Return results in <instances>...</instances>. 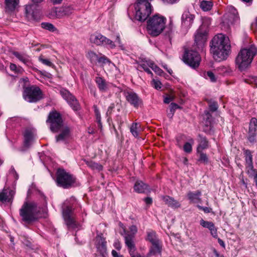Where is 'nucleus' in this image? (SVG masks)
I'll use <instances>...</instances> for the list:
<instances>
[{"label":"nucleus","instance_id":"1","mask_svg":"<svg viewBox=\"0 0 257 257\" xmlns=\"http://www.w3.org/2000/svg\"><path fill=\"white\" fill-rule=\"evenodd\" d=\"M210 52L217 61L226 60L230 52L229 40L225 35H215L210 43Z\"/></svg>","mask_w":257,"mask_h":257},{"label":"nucleus","instance_id":"2","mask_svg":"<svg viewBox=\"0 0 257 257\" xmlns=\"http://www.w3.org/2000/svg\"><path fill=\"white\" fill-rule=\"evenodd\" d=\"M256 53L257 49L254 45L240 50L235 59L236 64L239 69L243 71L246 69L250 65Z\"/></svg>","mask_w":257,"mask_h":257},{"label":"nucleus","instance_id":"3","mask_svg":"<svg viewBox=\"0 0 257 257\" xmlns=\"http://www.w3.org/2000/svg\"><path fill=\"white\" fill-rule=\"evenodd\" d=\"M166 22V18L159 14L150 17L147 21L148 33L153 37L159 36L164 30Z\"/></svg>","mask_w":257,"mask_h":257},{"label":"nucleus","instance_id":"4","mask_svg":"<svg viewBox=\"0 0 257 257\" xmlns=\"http://www.w3.org/2000/svg\"><path fill=\"white\" fill-rule=\"evenodd\" d=\"M37 206L34 202H25L20 209L22 221L26 224H30L38 219Z\"/></svg>","mask_w":257,"mask_h":257},{"label":"nucleus","instance_id":"5","mask_svg":"<svg viewBox=\"0 0 257 257\" xmlns=\"http://www.w3.org/2000/svg\"><path fill=\"white\" fill-rule=\"evenodd\" d=\"M152 0H138L135 5V19L141 22H144L152 13L150 2Z\"/></svg>","mask_w":257,"mask_h":257},{"label":"nucleus","instance_id":"6","mask_svg":"<svg viewBox=\"0 0 257 257\" xmlns=\"http://www.w3.org/2000/svg\"><path fill=\"white\" fill-rule=\"evenodd\" d=\"M76 178L63 169H58L56 173L57 185L64 189H68L74 185Z\"/></svg>","mask_w":257,"mask_h":257},{"label":"nucleus","instance_id":"7","mask_svg":"<svg viewBox=\"0 0 257 257\" xmlns=\"http://www.w3.org/2000/svg\"><path fill=\"white\" fill-rule=\"evenodd\" d=\"M62 214L63 218L68 228H76L78 224L73 216L74 208L69 201L66 200L62 205Z\"/></svg>","mask_w":257,"mask_h":257},{"label":"nucleus","instance_id":"8","mask_svg":"<svg viewBox=\"0 0 257 257\" xmlns=\"http://www.w3.org/2000/svg\"><path fill=\"white\" fill-rule=\"evenodd\" d=\"M208 32V26L205 24H202L197 30L194 35V46L198 50H202L206 44Z\"/></svg>","mask_w":257,"mask_h":257},{"label":"nucleus","instance_id":"9","mask_svg":"<svg viewBox=\"0 0 257 257\" xmlns=\"http://www.w3.org/2000/svg\"><path fill=\"white\" fill-rule=\"evenodd\" d=\"M46 122L50 124V129L54 133L58 132L64 126L61 115L56 111L49 113Z\"/></svg>","mask_w":257,"mask_h":257},{"label":"nucleus","instance_id":"10","mask_svg":"<svg viewBox=\"0 0 257 257\" xmlns=\"http://www.w3.org/2000/svg\"><path fill=\"white\" fill-rule=\"evenodd\" d=\"M24 97L29 102H36L42 98V92L39 87H27L24 90Z\"/></svg>","mask_w":257,"mask_h":257},{"label":"nucleus","instance_id":"11","mask_svg":"<svg viewBox=\"0 0 257 257\" xmlns=\"http://www.w3.org/2000/svg\"><path fill=\"white\" fill-rule=\"evenodd\" d=\"M197 50L196 48L195 50H186L183 57L184 62L193 68H197L201 61V57Z\"/></svg>","mask_w":257,"mask_h":257},{"label":"nucleus","instance_id":"12","mask_svg":"<svg viewBox=\"0 0 257 257\" xmlns=\"http://www.w3.org/2000/svg\"><path fill=\"white\" fill-rule=\"evenodd\" d=\"M90 41L91 43L98 46H108L111 49L115 47L114 43L112 41L99 33L91 35L90 37Z\"/></svg>","mask_w":257,"mask_h":257},{"label":"nucleus","instance_id":"13","mask_svg":"<svg viewBox=\"0 0 257 257\" xmlns=\"http://www.w3.org/2000/svg\"><path fill=\"white\" fill-rule=\"evenodd\" d=\"M60 94L73 110H77L79 108L80 106L77 99L67 90L64 89H61L60 90Z\"/></svg>","mask_w":257,"mask_h":257},{"label":"nucleus","instance_id":"14","mask_svg":"<svg viewBox=\"0 0 257 257\" xmlns=\"http://www.w3.org/2000/svg\"><path fill=\"white\" fill-rule=\"evenodd\" d=\"M95 246L102 256H104L107 253L106 242L104 238L101 235H97L96 238Z\"/></svg>","mask_w":257,"mask_h":257},{"label":"nucleus","instance_id":"15","mask_svg":"<svg viewBox=\"0 0 257 257\" xmlns=\"http://www.w3.org/2000/svg\"><path fill=\"white\" fill-rule=\"evenodd\" d=\"M125 96L127 101L136 108H138L142 103L141 99L134 92H127Z\"/></svg>","mask_w":257,"mask_h":257},{"label":"nucleus","instance_id":"16","mask_svg":"<svg viewBox=\"0 0 257 257\" xmlns=\"http://www.w3.org/2000/svg\"><path fill=\"white\" fill-rule=\"evenodd\" d=\"M195 16L191 14L189 11H185L182 16V25L186 29H189L194 21Z\"/></svg>","mask_w":257,"mask_h":257},{"label":"nucleus","instance_id":"17","mask_svg":"<svg viewBox=\"0 0 257 257\" xmlns=\"http://www.w3.org/2000/svg\"><path fill=\"white\" fill-rule=\"evenodd\" d=\"M24 147L29 148L32 144L34 139V133L32 130L27 128L24 133Z\"/></svg>","mask_w":257,"mask_h":257},{"label":"nucleus","instance_id":"18","mask_svg":"<svg viewBox=\"0 0 257 257\" xmlns=\"http://www.w3.org/2000/svg\"><path fill=\"white\" fill-rule=\"evenodd\" d=\"M59 131H61V133L56 137V141L57 142L65 141L69 138L70 134V130L68 126H62Z\"/></svg>","mask_w":257,"mask_h":257},{"label":"nucleus","instance_id":"19","mask_svg":"<svg viewBox=\"0 0 257 257\" xmlns=\"http://www.w3.org/2000/svg\"><path fill=\"white\" fill-rule=\"evenodd\" d=\"M14 192L9 189H3L0 192V202L6 203L11 202L13 199Z\"/></svg>","mask_w":257,"mask_h":257},{"label":"nucleus","instance_id":"20","mask_svg":"<svg viewBox=\"0 0 257 257\" xmlns=\"http://www.w3.org/2000/svg\"><path fill=\"white\" fill-rule=\"evenodd\" d=\"M134 190L139 193H144L150 192V188L147 184L142 181H137L134 185Z\"/></svg>","mask_w":257,"mask_h":257},{"label":"nucleus","instance_id":"21","mask_svg":"<svg viewBox=\"0 0 257 257\" xmlns=\"http://www.w3.org/2000/svg\"><path fill=\"white\" fill-rule=\"evenodd\" d=\"M198 137L199 138V145L197 148V152H200L202 151L203 150L207 149L208 147V142L205 137L202 136L200 134L198 135Z\"/></svg>","mask_w":257,"mask_h":257},{"label":"nucleus","instance_id":"22","mask_svg":"<svg viewBox=\"0 0 257 257\" xmlns=\"http://www.w3.org/2000/svg\"><path fill=\"white\" fill-rule=\"evenodd\" d=\"M152 244V246L150 248V251L147 255V257H149L152 255H155L157 254H160L161 252L162 246L159 243V241Z\"/></svg>","mask_w":257,"mask_h":257},{"label":"nucleus","instance_id":"23","mask_svg":"<svg viewBox=\"0 0 257 257\" xmlns=\"http://www.w3.org/2000/svg\"><path fill=\"white\" fill-rule=\"evenodd\" d=\"M95 81L100 91L105 92L108 89V83L106 82L105 80L102 77H96Z\"/></svg>","mask_w":257,"mask_h":257},{"label":"nucleus","instance_id":"24","mask_svg":"<svg viewBox=\"0 0 257 257\" xmlns=\"http://www.w3.org/2000/svg\"><path fill=\"white\" fill-rule=\"evenodd\" d=\"M19 0H5V9L7 12H13L18 5Z\"/></svg>","mask_w":257,"mask_h":257},{"label":"nucleus","instance_id":"25","mask_svg":"<svg viewBox=\"0 0 257 257\" xmlns=\"http://www.w3.org/2000/svg\"><path fill=\"white\" fill-rule=\"evenodd\" d=\"M162 199L165 204L170 207L178 208L180 206V204L178 201L169 196H163Z\"/></svg>","mask_w":257,"mask_h":257},{"label":"nucleus","instance_id":"26","mask_svg":"<svg viewBox=\"0 0 257 257\" xmlns=\"http://www.w3.org/2000/svg\"><path fill=\"white\" fill-rule=\"evenodd\" d=\"M134 237L133 234H126L125 236V243L130 249V253H133L135 251V244L133 241Z\"/></svg>","mask_w":257,"mask_h":257},{"label":"nucleus","instance_id":"27","mask_svg":"<svg viewBox=\"0 0 257 257\" xmlns=\"http://www.w3.org/2000/svg\"><path fill=\"white\" fill-rule=\"evenodd\" d=\"M201 194V192L199 191H197L195 192H190L188 193V197L193 203H197L201 201L200 198Z\"/></svg>","mask_w":257,"mask_h":257},{"label":"nucleus","instance_id":"28","mask_svg":"<svg viewBox=\"0 0 257 257\" xmlns=\"http://www.w3.org/2000/svg\"><path fill=\"white\" fill-rule=\"evenodd\" d=\"M232 13L227 14V17L228 23L233 24L237 22L239 20V17L237 14L236 10L233 8L232 9Z\"/></svg>","mask_w":257,"mask_h":257},{"label":"nucleus","instance_id":"29","mask_svg":"<svg viewBox=\"0 0 257 257\" xmlns=\"http://www.w3.org/2000/svg\"><path fill=\"white\" fill-rule=\"evenodd\" d=\"M13 54L24 64H27L29 62V57L25 54H21L18 52L14 51L13 52Z\"/></svg>","mask_w":257,"mask_h":257},{"label":"nucleus","instance_id":"30","mask_svg":"<svg viewBox=\"0 0 257 257\" xmlns=\"http://www.w3.org/2000/svg\"><path fill=\"white\" fill-rule=\"evenodd\" d=\"M246 171L249 177L254 178L257 176V171L253 169V164L246 165Z\"/></svg>","mask_w":257,"mask_h":257},{"label":"nucleus","instance_id":"31","mask_svg":"<svg viewBox=\"0 0 257 257\" xmlns=\"http://www.w3.org/2000/svg\"><path fill=\"white\" fill-rule=\"evenodd\" d=\"M213 4L211 1H202L200 3V7L204 11H208L211 10Z\"/></svg>","mask_w":257,"mask_h":257},{"label":"nucleus","instance_id":"32","mask_svg":"<svg viewBox=\"0 0 257 257\" xmlns=\"http://www.w3.org/2000/svg\"><path fill=\"white\" fill-rule=\"evenodd\" d=\"M86 164L92 170L100 171L102 169V166L93 161H86Z\"/></svg>","mask_w":257,"mask_h":257},{"label":"nucleus","instance_id":"33","mask_svg":"<svg viewBox=\"0 0 257 257\" xmlns=\"http://www.w3.org/2000/svg\"><path fill=\"white\" fill-rule=\"evenodd\" d=\"M248 131L257 132V119L252 117L249 123Z\"/></svg>","mask_w":257,"mask_h":257},{"label":"nucleus","instance_id":"34","mask_svg":"<svg viewBox=\"0 0 257 257\" xmlns=\"http://www.w3.org/2000/svg\"><path fill=\"white\" fill-rule=\"evenodd\" d=\"M93 108H94V112H95V114L96 120L98 123V126L99 128L100 129V130H101L102 125V123L101 122L100 113L99 110L96 105H94Z\"/></svg>","mask_w":257,"mask_h":257},{"label":"nucleus","instance_id":"35","mask_svg":"<svg viewBox=\"0 0 257 257\" xmlns=\"http://www.w3.org/2000/svg\"><path fill=\"white\" fill-rule=\"evenodd\" d=\"M147 239L151 243H155L159 241L157 238L156 232L153 231L148 232Z\"/></svg>","mask_w":257,"mask_h":257},{"label":"nucleus","instance_id":"36","mask_svg":"<svg viewBox=\"0 0 257 257\" xmlns=\"http://www.w3.org/2000/svg\"><path fill=\"white\" fill-rule=\"evenodd\" d=\"M244 154L246 165L253 164L251 152L249 150H246L244 151Z\"/></svg>","mask_w":257,"mask_h":257},{"label":"nucleus","instance_id":"37","mask_svg":"<svg viewBox=\"0 0 257 257\" xmlns=\"http://www.w3.org/2000/svg\"><path fill=\"white\" fill-rule=\"evenodd\" d=\"M26 15L28 19H35L34 13L32 12V6H26L25 8Z\"/></svg>","mask_w":257,"mask_h":257},{"label":"nucleus","instance_id":"38","mask_svg":"<svg viewBox=\"0 0 257 257\" xmlns=\"http://www.w3.org/2000/svg\"><path fill=\"white\" fill-rule=\"evenodd\" d=\"M206 100L209 103V107L210 111L214 112L217 110L218 106L216 102L212 101L209 99H206Z\"/></svg>","mask_w":257,"mask_h":257},{"label":"nucleus","instance_id":"39","mask_svg":"<svg viewBox=\"0 0 257 257\" xmlns=\"http://www.w3.org/2000/svg\"><path fill=\"white\" fill-rule=\"evenodd\" d=\"M204 119L205 120V125L208 126L210 125L212 120V115L207 110L204 111Z\"/></svg>","mask_w":257,"mask_h":257},{"label":"nucleus","instance_id":"40","mask_svg":"<svg viewBox=\"0 0 257 257\" xmlns=\"http://www.w3.org/2000/svg\"><path fill=\"white\" fill-rule=\"evenodd\" d=\"M41 26L43 29L51 32H54L56 30V28L53 24L49 23H42L41 24Z\"/></svg>","mask_w":257,"mask_h":257},{"label":"nucleus","instance_id":"41","mask_svg":"<svg viewBox=\"0 0 257 257\" xmlns=\"http://www.w3.org/2000/svg\"><path fill=\"white\" fill-rule=\"evenodd\" d=\"M200 225L203 227L207 228L209 230L214 225V224L211 221H205L203 219H201L200 221Z\"/></svg>","mask_w":257,"mask_h":257},{"label":"nucleus","instance_id":"42","mask_svg":"<svg viewBox=\"0 0 257 257\" xmlns=\"http://www.w3.org/2000/svg\"><path fill=\"white\" fill-rule=\"evenodd\" d=\"M197 153L199 154V158L198 159V161L204 164H207L208 162V158L207 156V155L203 153L202 151Z\"/></svg>","mask_w":257,"mask_h":257},{"label":"nucleus","instance_id":"43","mask_svg":"<svg viewBox=\"0 0 257 257\" xmlns=\"http://www.w3.org/2000/svg\"><path fill=\"white\" fill-rule=\"evenodd\" d=\"M10 69L15 74H19L22 73L23 70L22 68L17 67V65L14 63L10 64Z\"/></svg>","mask_w":257,"mask_h":257},{"label":"nucleus","instance_id":"44","mask_svg":"<svg viewBox=\"0 0 257 257\" xmlns=\"http://www.w3.org/2000/svg\"><path fill=\"white\" fill-rule=\"evenodd\" d=\"M245 82L247 83L254 85V86H255V87H257V77L256 76L250 77L248 79H246L245 80Z\"/></svg>","mask_w":257,"mask_h":257},{"label":"nucleus","instance_id":"45","mask_svg":"<svg viewBox=\"0 0 257 257\" xmlns=\"http://www.w3.org/2000/svg\"><path fill=\"white\" fill-rule=\"evenodd\" d=\"M137 123H133L130 128V131L135 137L138 136V132L137 131Z\"/></svg>","mask_w":257,"mask_h":257},{"label":"nucleus","instance_id":"46","mask_svg":"<svg viewBox=\"0 0 257 257\" xmlns=\"http://www.w3.org/2000/svg\"><path fill=\"white\" fill-rule=\"evenodd\" d=\"M183 150L186 153H190L192 150V145L190 143H186L184 145Z\"/></svg>","mask_w":257,"mask_h":257},{"label":"nucleus","instance_id":"47","mask_svg":"<svg viewBox=\"0 0 257 257\" xmlns=\"http://www.w3.org/2000/svg\"><path fill=\"white\" fill-rule=\"evenodd\" d=\"M88 57L90 59L91 61H94L95 60H97L98 55L92 51H90L88 52L87 54Z\"/></svg>","mask_w":257,"mask_h":257},{"label":"nucleus","instance_id":"48","mask_svg":"<svg viewBox=\"0 0 257 257\" xmlns=\"http://www.w3.org/2000/svg\"><path fill=\"white\" fill-rule=\"evenodd\" d=\"M211 234L212 235V236L214 238H217L218 237V234H217V230L216 227L215 226V225H213L210 229Z\"/></svg>","mask_w":257,"mask_h":257},{"label":"nucleus","instance_id":"49","mask_svg":"<svg viewBox=\"0 0 257 257\" xmlns=\"http://www.w3.org/2000/svg\"><path fill=\"white\" fill-rule=\"evenodd\" d=\"M206 76H207L212 82H215L216 80L214 73L211 71H207Z\"/></svg>","mask_w":257,"mask_h":257},{"label":"nucleus","instance_id":"50","mask_svg":"<svg viewBox=\"0 0 257 257\" xmlns=\"http://www.w3.org/2000/svg\"><path fill=\"white\" fill-rule=\"evenodd\" d=\"M39 60L40 61L43 63V64L48 66H52L53 65V64L51 62H50L48 59H46L42 58L41 57H39Z\"/></svg>","mask_w":257,"mask_h":257},{"label":"nucleus","instance_id":"51","mask_svg":"<svg viewBox=\"0 0 257 257\" xmlns=\"http://www.w3.org/2000/svg\"><path fill=\"white\" fill-rule=\"evenodd\" d=\"M152 70H154L155 73H156L157 74L159 75H162V74L163 73V71L159 67H158L156 65L154 66V67H153Z\"/></svg>","mask_w":257,"mask_h":257},{"label":"nucleus","instance_id":"52","mask_svg":"<svg viewBox=\"0 0 257 257\" xmlns=\"http://www.w3.org/2000/svg\"><path fill=\"white\" fill-rule=\"evenodd\" d=\"M170 111L172 112V115H173L174 111L176 109L179 108V106L178 104L175 103H171L170 106Z\"/></svg>","mask_w":257,"mask_h":257},{"label":"nucleus","instance_id":"53","mask_svg":"<svg viewBox=\"0 0 257 257\" xmlns=\"http://www.w3.org/2000/svg\"><path fill=\"white\" fill-rule=\"evenodd\" d=\"M140 67L142 68L146 72H147L148 74L152 75L153 73L152 71L150 70V69L147 67V65L145 64H142L140 65Z\"/></svg>","mask_w":257,"mask_h":257},{"label":"nucleus","instance_id":"54","mask_svg":"<svg viewBox=\"0 0 257 257\" xmlns=\"http://www.w3.org/2000/svg\"><path fill=\"white\" fill-rule=\"evenodd\" d=\"M164 4L173 5L178 3L180 0H161Z\"/></svg>","mask_w":257,"mask_h":257},{"label":"nucleus","instance_id":"55","mask_svg":"<svg viewBox=\"0 0 257 257\" xmlns=\"http://www.w3.org/2000/svg\"><path fill=\"white\" fill-rule=\"evenodd\" d=\"M247 140L251 144H254L257 141V135L252 136V137H247Z\"/></svg>","mask_w":257,"mask_h":257},{"label":"nucleus","instance_id":"56","mask_svg":"<svg viewBox=\"0 0 257 257\" xmlns=\"http://www.w3.org/2000/svg\"><path fill=\"white\" fill-rule=\"evenodd\" d=\"M154 87L157 89H159L161 88V83L159 81H157L155 80H153Z\"/></svg>","mask_w":257,"mask_h":257},{"label":"nucleus","instance_id":"57","mask_svg":"<svg viewBox=\"0 0 257 257\" xmlns=\"http://www.w3.org/2000/svg\"><path fill=\"white\" fill-rule=\"evenodd\" d=\"M97 60L99 63H101L103 64H105L108 61V59L104 56L100 57H98V59Z\"/></svg>","mask_w":257,"mask_h":257},{"label":"nucleus","instance_id":"58","mask_svg":"<svg viewBox=\"0 0 257 257\" xmlns=\"http://www.w3.org/2000/svg\"><path fill=\"white\" fill-rule=\"evenodd\" d=\"M130 231L132 232V233H127V234H133V235H135L137 231H138V229H137V227L136 225H132L130 227Z\"/></svg>","mask_w":257,"mask_h":257},{"label":"nucleus","instance_id":"59","mask_svg":"<svg viewBox=\"0 0 257 257\" xmlns=\"http://www.w3.org/2000/svg\"><path fill=\"white\" fill-rule=\"evenodd\" d=\"M144 201L145 202L147 205H151L153 203L152 198L150 197H147L144 199Z\"/></svg>","mask_w":257,"mask_h":257},{"label":"nucleus","instance_id":"60","mask_svg":"<svg viewBox=\"0 0 257 257\" xmlns=\"http://www.w3.org/2000/svg\"><path fill=\"white\" fill-rule=\"evenodd\" d=\"M173 100V97L170 95L167 96L165 97L164 102L165 103H169Z\"/></svg>","mask_w":257,"mask_h":257},{"label":"nucleus","instance_id":"61","mask_svg":"<svg viewBox=\"0 0 257 257\" xmlns=\"http://www.w3.org/2000/svg\"><path fill=\"white\" fill-rule=\"evenodd\" d=\"M114 108V104L113 103L111 104V105L108 108V109H107V111L106 112V114L107 115H110L111 113L112 110Z\"/></svg>","mask_w":257,"mask_h":257},{"label":"nucleus","instance_id":"62","mask_svg":"<svg viewBox=\"0 0 257 257\" xmlns=\"http://www.w3.org/2000/svg\"><path fill=\"white\" fill-rule=\"evenodd\" d=\"M199 209L203 210L205 213H209L210 212V209L207 207H201L200 206H198Z\"/></svg>","mask_w":257,"mask_h":257},{"label":"nucleus","instance_id":"63","mask_svg":"<svg viewBox=\"0 0 257 257\" xmlns=\"http://www.w3.org/2000/svg\"><path fill=\"white\" fill-rule=\"evenodd\" d=\"M112 255L113 257H123L122 255L119 254L116 250H112Z\"/></svg>","mask_w":257,"mask_h":257},{"label":"nucleus","instance_id":"64","mask_svg":"<svg viewBox=\"0 0 257 257\" xmlns=\"http://www.w3.org/2000/svg\"><path fill=\"white\" fill-rule=\"evenodd\" d=\"M252 27L255 33L257 34V17L255 20V22L252 25Z\"/></svg>","mask_w":257,"mask_h":257}]
</instances>
